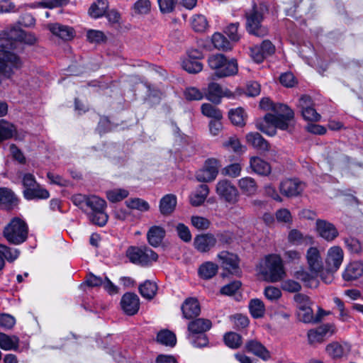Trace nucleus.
Masks as SVG:
<instances>
[{"instance_id":"obj_54","label":"nucleus","mask_w":363,"mask_h":363,"mask_svg":"<svg viewBox=\"0 0 363 363\" xmlns=\"http://www.w3.org/2000/svg\"><path fill=\"white\" fill-rule=\"evenodd\" d=\"M242 283L238 280L233 281L225 286L220 290L221 295H235L241 294Z\"/></svg>"},{"instance_id":"obj_7","label":"nucleus","mask_w":363,"mask_h":363,"mask_svg":"<svg viewBox=\"0 0 363 363\" xmlns=\"http://www.w3.org/2000/svg\"><path fill=\"white\" fill-rule=\"evenodd\" d=\"M129 262L135 265L148 267L158 259V255L147 246H130L125 251Z\"/></svg>"},{"instance_id":"obj_14","label":"nucleus","mask_w":363,"mask_h":363,"mask_svg":"<svg viewBox=\"0 0 363 363\" xmlns=\"http://www.w3.org/2000/svg\"><path fill=\"white\" fill-rule=\"evenodd\" d=\"M219 162L216 159L209 158L206 160L202 168L196 173V179L200 182H210L213 181L219 170Z\"/></svg>"},{"instance_id":"obj_64","label":"nucleus","mask_w":363,"mask_h":363,"mask_svg":"<svg viewBox=\"0 0 363 363\" xmlns=\"http://www.w3.org/2000/svg\"><path fill=\"white\" fill-rule=\"evenodd\" d=\"M160 11L162 13H172L176 6L177 0H157Z\"/></svg>"},{"instance_id":"obj_28","label":"nucleus","mask_w":363,"mask_h":363,"mask_svg":"<svg viewBox=\"0 0 363 363\" xmlns=\"http://www.w3.org/2000/svg\"><path fill=\"white\" fill-rule=\"evenodd\" d=\"M245 350L248 352H251L263 360H267L270 358L269 352L257 340H250L246 342Z\"/></svg>"},{"instance_id":"obj_32","label":"nucleus","mask_w":363,"mask_h":363,"mask_svg":"<svg viewBox=\"0 0 363 363\" xmlns=\"http://www.w3.org/2000/svg\"><path fill=\"white\" fill-rule=\"evenodd\" d=\"M238 185L242 193L247 196L255 195L258 189L257 182L250 177H245L239 179Z\"/></svg>"},{"instance_id":"obj_49","label":"nucleus","mask_w":363,"mask_h":363,"mask_svg":"<svg viewBox=\"0 0 363 363\" xmlns=\"http://www.w3.org/2000/svg\"><path fill=\"white\" fill-rule=\"evenodd\" d=\"M106 195L110 202L117 203L127 198L129 195V191L125 189L117 188L108 190Z\"/></svg>"},{"instance_id":"obj_4","label":"nucleus","mask_w":363,"mask_h":363,"mask_svg":"<svg viewBox=\"0 0 363 363\" xmlns=\"http://www.w3.org/2000/svg\"><path fill=\"white\" fill-rule=\"evenodd\" d=\"M35 40L36 38L33 34L20 29H13L9 33L0 34V50L13 53L21 60L13 50L20 48L22 43L32 45Z\"/></svg>"},{"instance_id":"obj_45","label":"nucleus","mask_w":363,"mask_h":363,"mask_svg":"<svg viewBox=\"0 0 363 363\" xmlns=\"http://www.w3.org/2000/svg\"><path fill=\"white\" fill-rule=\"evenodd\" d=\"M157 340L166 346L174 347L177 343L176 335L169 330H162L157 333Z\"/></svg>"},{"instance_id":"obj_34","label":"nucleus","mask_w":363,"mask_h":363,"mask_svg":"<svg viewBox=\"0 0 363 363\" xmlns=\"http://www.w3.org/2000/svg\"><path fill=\"white\" fill-rule=\"evenodd\" d=\"M23 196L26 200L46 199L49 198L50 194L47 189L43 188L40 184L38 186H33L30 189H23Z\"/></svg>"},{"instance_id":"obj_8","label":"nucleus","mask_w":363,"mask_h":363,"mask_svg":"<svg viewBox=\"0 0 363 363\" xmlns=\"http://www.w3.org/2000/svg\"><path fill=\"white\" fill-rule=\"evenodd\" d=\"M28 227L20 218H13L4 228V236L6 240L13 245H20L28 238Z\"/></svg>"},{"instance_id":"obj_41","label":"nucleus","mask_w":363,"mask_h":363,"mask_svg":"<svg viewBox=\"0 0 363 363\" xmlns=\"http://www.w3.org/2000/svg\"><path fill=\"white\" fill-rule=\"evenodd\" d=\"M125 203L129 209L142 213L147 212L150 208L148 202L140 198H130L125 201Z\"/></svg>"},{"instance_id":"obj_57","label":"nucleus","mask_w":363,"mask_h":363,"mask_svg":"<svg viewBox=\"0 0 363 363\" xmlns=\"http://www.w3.org/2000/svg\"><path fill=\"white\" fill-rule=\"evenodd\" d=\"M228 60L222 54L213 55L208 57V62L209 67L217 72Z\"/></svg>"},{"instance_id":"obj_16","label":"nucleus","mask_w":363,"mask_h":363,"mask_svg":"<svg viewBox=\"0 0 363 363\" xmlns=\"http://www.w3.org/2000/svg\"><path fill=\"white\" fill-rule=\"evenodd\" d=\"M217 259L223 270L230 274L238 272L240 259L236 254L223 250L217 255Z\"/></svg>"},{"instance_id":"obj_18","label":"nucleus","mask_w":363,"mask_h":363,"mask_svg":"<svg viewBox=\"0 0 363 363\" xmlns=\"http://www.w3.org/2000/svg\"><path fill=\"white\" fill-rule=\"evenodd\" d=\"M217 242V237L212 233L200 234L194 238V247L198 252L205 253L216 247Z\"/></svg>"},{"instance_id":"obj_47","label":"nucleus","mask_w":363,"mask_h":363,"mask_svg":"<svg viewBox=\"0 0 363 363\" xmlns=\"http://www.w3.org/2000/svg\"><path fill=\"white\" fill-rule=\"evenodd\" d=\"M15 126L5 120H0V143L11 138L16 133Z\"/></svg>"},{"instance_id":"obj_53","label":"nucleus","mask_w":363,"mask_h":363,"mask_svg":"<svg viewBox=\"0 0 363 363\" xmlns=\"http://www.w3.org/2000/svg\"><path fill=\"white\" fill-rule=\"evenodd\" d=\"M20 255L18 250L9 247L5 245L0 244V256L8 262H13Z\"/></svg>"},{"instance_id":"obj_13","label":"nucleus","mask_w":363,"mask_h":363,"mask_svg":"<svg viewBox=\"0 0 363 363\" xmlns=\"http://www.w3.org/2000/svg\"><path fill=\"white\" fill-rule=\"evenodd\" d=\"M335 325L333 323H326L319 327L311 329L307 333L308 342L311 345H316L325 341V340L335 334Z\"/></svg>"},{"instance_id":"obj_1","label":"nucleus","mask_w":363,"mask_h":363,"mask_svg":"<svg viewBox=\"0 0 363 363\" xmlns=\"http://www.w3.org/2000/svg\"><path fill=\"white\" fill-rule=\"evenodd\" d=\"M257 276L271 283L282 280L286 275L284 260L281 255L272 253L264 256L255 266Z\"/></svg>"},{"instance_id":"obj_61","label":"nucleus","mask_w":363,"mask_h":363,"mask_svg":"<svg viewBox=\"0 0 363 363\" xmlns=\"http://www.w3.org/2000/svg\"><path fill=\"white\" fill-rule=\"evenodd\" d=\"M86 38L91 43H101L106 40L105 34L99 30H88L86 32Z\"/></svg>"},{"instance_id":"obj_37","label":"nucleus","mask_w":363,"mask_h":363,"mask_svg":"<svg viewBox=\"0 0 363 363\" xmlns=\"http://www.w3.org/2000/svg\"><path fill=\"white\" fill-rule=\"evenodd\" d=\"M108 9V1L107 0H97L91 5L89 14L91 18H99L106 13Z\"/></svg>"},{"instance_id":"obj_62","label":"nucleus","mask_w":363,"mask_h":363,"mask_svg":"<svg viewBox=\"0 0 363 363\" xmlns=\"http://www.w3.org/2000/svg\"><path fill=\"white\" fill-rule=\"evenodd\" d=\"M326 351L333 358H340L344 355V349L337 342H332L327 345Z\"/></svg>"},{"instance_id":"obj_31","label":"nucleus","mask_w":363,"mask_h":363,"mask_svg":"<svg viewBox=\"0 0 363 363\" xmlns=\"http://www.w3.org/2000/svg\"><path fill=\"white\" fill-rule=\"evenodd\" d=\"M245 138L248 144L258 150L267 152L269 150V144L258 133H249L246 135Z\"/></svg>"},{"instance_id":"obj_51","label":"nucleus","mask_w":363,"mask_h":363,"mask_svg":"<svg viewBox=\"0 0 363 363\" xmlns=\"http://www.w3.org/2000/svg\"><path fill=\"white\" fill-rule=\"evenodd\" d=\"M138 291L143 296L156 295L158 292V286L155 281L146 280L139 285Z\"/></svg>"},{"instance_id":"obj_50","label":"nucleus","mask_w":363,"mask_h":363,"mask_svg":"<svg viewBox=\"0 0 363 363\" xmlns=\"http://www.w3.org/2000/svg\"><path fill=\"white\" fill-rule=\"evenodd\" d=\"M201 111L203 116L211 118L213 120L221 119L223 118L221 111L216 106L208 103L203 104L201 107Z\"/></svg>"},{"instance_id":"obj_58","label":"nucleus","mask_w":363,"mask_h":363,"mask_svg":"<svg viewBox=\"0 0 363 363\" xmlns=\"http://www.w3.org/2000/svg\"><path fill=\"white\" fill-rule=\"evenodd\" d=\"M223 145L226 149L233 150L235 152L242 153L246 150V147L241 145L236 136L230 137L227 141L223 143Z\"/></svg>"},{"instance_id":"obj_12","label":"nucleus","mask_w":363,"mask_h":363,"mask_svg":"<svg viewBox=\"0 0 363 363\" xmlns=\"http://www.w3.org/2000/svg\"><path fill=\"white\" fill-rule=\"evenodd\" d=\"M23 62L13 53L0 50V73L7 78L22 67Z\"/></svg>"},{"instance_id":"obj_10","label":"nucleus","mask_w":363,"mask_h":363,"mask_svg":"<svg viewBox=\"0 0 363 363\" xmlns=\"http://www.w3.org/2000/svg\"><path fill=\"white\" fill-rule=\"evenodd\" d=\"M86 207L91 209L88 215L89 220L99 226H104L108 221V215L105 212L106 202L99 196H89Z\"/></svg>"},{"instance_id":"obj_36","label":"nucleus","mask_w":363,"mask_h":363,"mask_svg":"<svg viewBox=\"0 0 363 363\" xmlns=\"http://www.w3.org/2000/svg\"><path fill=\"white\" fill-rule=\"evenodd\" d=\"M176 205V196L167 194L164 196L160 201V211L164 216L169 215L175 209Z\"/></svg>"},{"instance_id":"obj_9","label":"nucleus","mask_w":363,"mask_h":363,"mask_svg":"<svg viewBox=\"0 0 363 363\" xmlns=\"http://www.w3.org/2000/svg\"><path fill=\"white\" fill-rule=\"evenodd\" d=\"M344 258L342 249L337 245L330 247L326 253L325 262L327 267L325 276L321 275V279L326 284L332 282L333 272L337 271L341 266Z\"/></svg>"},{"instance_id":"obj_42","label":"nucleus","mask_w":363,"mask_h":363,"mask_svg":"<svg viewBox=\"0 0 363 363\" xmlns=\"http://www.w3.org/2000/svg\"><path fill=\"white\" fill-rule=\"evenodd\" d=\"M238 70L237 62L235 60L232 59L227 60L225 63V66H222L217 72H215V74L218 77H229L235 74Z\"/></svg>"},{"instance_id":"obj_6","label":"nucleus","mask_w":363,"mask_h":363,"mask_svg":"<svg viewBox=\"0 0 363 363\" xmlns=\"http://www.w3.org/2000/svg\"><path fill=\"white\" fill-rule=\"evenodd\" d=\"M246 30L253 35L264 37L268 34V28L262 24L264 18V9L258 7L255 4L252 8L245 13Z\"/></svg>"},{"instance_id":"obj_48","label":"nucleus","mask_w":363,"mask_h":363,"mask_svg":"<svg viewBox=\"0 0 363 363\" xmlns=\"http://www.w3.org/2000/svg\"><path fill=\"white\" fill-rule=\"evenodd\" d=\"M191 25L196 32H204L208 28L206 17L201 14L194 15L191 20Z\"/></svg>"},{"instance_id":"obj_20","label":"nucleus","mask_w":363,"mask_h":363,"mask_svg":"<svg viewBox=\"0 0 363 363\" xmlns=\"http://www.w3.org/2000/svg\"><path fill=\"white\" fill-rule=\"evenodd\" d=\"M315 230L318 235L328 242L334 240L339 235L335 225L325 220H316Z\"/></svg>"},{"instance_id":"obj_17","label":"nucleus","mask_w":363,"mask_h":363,"mask_svg":"<svg viewBox=\"0 0 363 363\" xmlns=\"http://www.w3.org/2000/svg\"><path fill=\"white\" fill-rule=\"evenodd\" d=\"M305 189V184L296 179H286L281 182L280 192L286 197L298 196Z\"/></svg>"},{"instance_id":"obj_22","label":"nucleus","mask_w":363,"mask_h":363,"mask_svg":"<svg viewBox=\"0 0 363 363\" xmlns=\"http://www.w3.org/2000/svg\"><path fill=\"white\" fill-rule=\"evenodd\" d=\"M231 92L227 89H223L220 84L216 82H211L208 84L206 92L205 97L210 101L219 104L220 99L224 97H230Z\"/></svg>"},{"instance_id":"obj_30","label":"nucleus","mask_w":363,"mask_h":363,"mask_svg":"<svg viewBox=\"0 0 363 363\" xmlns=\"http://www.w3.org/2000/svg\"><path fill=\"white\" fill-rule=\"evenodd\" d=\"M121 306L123 311L128 315H133L138 313L139 309L138 296H122Z\"/></svg>"},{"instance_id":"obj_24","label":"nucleus","mask_w":363,"mask_h":363,"mask_svg":"<svg viewBox=\"0 0 363 363\" xmlns=\"http://www.w3.org/2000/svg\"><path fill=\"white\" fill-rule=\"evenodd\" d=\"M181 310L184 318L191 319L197 317L201 313V306L198 299L195 297L186 298L181 306Z\"/></svg>"},{"instance_id":"obj_19","label":"nucleus","mask_w":363,"mask_h":363,"mask_svg":"<svg viewBox=\"0 0 363 363\" xmlns=\"http://www.w3.org/2000/svg\"><path fill=\"white\" fill-rule=\"evenodd\" d=\"M298 106L301 110V114L306 121H318L320 118V115L317 113L313 107L311 98L308 96H302L298 104Z\"/></svg>"},{"instance_id":"obj_3","label":"nucleus","mask_w":363,"mask_h":363,"mask_svg":"<svg viewBox=\"0 0 363 363\" xmlns=\"http://www.w3.org/2000/svg\"><path fill=\"white\" fill-rule=\"evenodd\" d=\"M306 259L311 278H308L309 275L305 272H297L296 276L309 287H315L318 284L316 278L318 277L321 278V275L325 276L323 262L319 249L316 247H310L306 251Z\"/></svg>"},{"instance_id":"obj_27","label":"nucleus","mask_w":363,"mask_h":363,"mask_svg":"<svg viewBox=\"0 0 363 363\" xmlns=\"http://www.w3.org/2000/svg\"><path fill=\"white\" fill-rule=\"evenodd\" d=\"M209 194V188L206 184H201L195 189L189 196L190 203L193 206H200L206 201Z\"/></svg>"},{"instance_id":"obj_63","label":"nucleus","mask_w":363,"mask_h":363,"mask_svg":"<svg viewBox=\"0 0 363 363\" xmlns=\"http://www.w3.org/2000/svg\"><path fill=\"white\" fill-rule=\"evenodd\" d=\"M239 25V23H230L224 30V33L232 41L237 42L241 38V35L238 32Z\"/></svg>"},{"instance_id":"obj_55","label":"nucleus","mask_w":363,"mask_h":363,"mask_svg":"<svg viewBox=\"0 0 363 363\" xmlns=\"http://www.w3.org/2000/svg\"><path fill=\"white\" fill-rule=\"evenodd\" d=\"M151 9L150 0H138L132 6V10L135 15H146Z\"/></svg>"},{"instance_id":"obj_2","label":"nucleus","mask_w":363,"mask_h":363,"mask_svg":"<svg viewBox=\"0 0 363 363\" xmlns=\"http://www.w3.org/2000/svg\"><path fill=\"white\" fill-rule=\"evenodd\" d=\"M294 111H289L282 116L268 113L263 118L256 121L255 126L264 134L274 136L277 133V128L288 130L294 123Z\"/></svg>"},{"instance_id":"obj_59","label":"nucleus","mask_w":363,"mask_h":363,"mask_svg":"<svg viewBox=\"0 0 363 363\" xmlns=\"http://www.w3.org/2000/svg\"><path fill=\"white\" fill-rule=\"evenodd\" d=\"M235 328L240 330L246 328L249 325V319L247 316L237 313L229 317Z\"/></svg>"},{"instance_id":"obj_29","label":"nucleus","mask_w":363,"mask_h":363,"mask_svg":"<svg viewBox=\"0 0 363 363\" xmlns=\"http://www.w3.org/2000/svg\"><path fill=\"white\" fill-rule=\"evenodd\" d=\"M250 167L255 173L262 176L269 175L272 170L270 164L259 157L250 159Z\"/></svg>"},{"instance_id":"obj_5","label":"nucleus","mask_w":363,"mask_h":363,"mask_svg":"<svg viewBox=\"0 0 363 363\" xmlns=\"http://www.w3.org/2000/svg\"><path fill=\"white\" fill-rule=\"evenodd\" d=\"M212 327L208 319L196 318L189 323L187 338L191 344L196 347H203L208 344V339L205 333Z\"/></svg>"},{"instance_id":"obj_35","label":"nucleus","mask_w":363,"mask_h":363,"mask_svg":"<svg viewBox=\"0 0 363 363\" xmlns=\"http://www.w3.org/2000/svg\"><path fill=\"white\" fill-rule=\"evenodd\" d=\"M218 268L217 264L207 261L199 266L198 274L203 279H210L218 273Z\"/></svg>"},{"instance_id":"obj_26","label":"nucleus","mask_w":363,"mask_h":363,"mask_svg":"<svg viewBox=\"0 0 363 363\" xmlns=\"http://www.w3.org/2000/svg\"><path fill=\"white\" fill-rule=\"evenodd\" d=\"M363 274V262L356 261L350 262L342 273V277L345 281L355 280Z\"/></svg>"},{"instance_id":"obj_43","label":"nucleus","mask_w":363,"mask_h":363,"mask_svg":"<svg viewBox=\"0 0 363 363\" xmlns=\"http://www.w3.org/2000/svg\"><path fill=\"white\" fill-rule=\"evenodd\" d=\"M16 204V199L13 193L6 188H0V206L10 208Z\"/></svg>"},{"instance_id":"obj_33","label":"nucleus","mask_w":363,"mask_h":363,"mask_svg":"<svg viewBox=\"0 0 363 363\" xmlns=\"http://www.w3.org/2000/svg\"><path fill=\"white\" fill-rule=\"evenodd\" d=\"M164 235L165 230L163 228L154 225L147 231V240L151 246L157 247L162 243Z\"/></svg>"},{"instance_id":"obj_52","label":"nucleus","mask_w":363,"mask_h":363,"mask_svg":"<svg viewBox=\"0 0 363 363\" xmlns=\"http://www.w3.org/2000/svg\"><path fill=\"white\" fill-rule=\"evenodd\" d=\"M69 1V0H45L43 2L26 4L25 6L29 9H35L38 7L52 9L57 6H65L68 4Z\"/></svg>"},{"instance_id":"obj_40","label":"nucleus","mask_w":363,"mask_h":363,"mask_svg":"<svg viewBox=\"0 0 363 363\" xmlns=\"http://www.w3.org/2000/svg\"><path fill=\"white\" fill-rule=\"evenodd\" d=\"M228 117L235 125L243 126L245 125L247 114L242 108L239 107L230 110Z\"/></svg>"},{"instance_id":"obj_25","label":"nucleus","mask_w":363,"mask_h":363,"mask_svg":"<svg viewBox=\"0 0 363 363\" xmlns=\"http://www.w3.org/2000/svg\"><path fill=\"white\" fill-rule=\"evenodd\" d=\"M259 106L261 108L272 111L273 114H277L278 116H282L289 113V111H293L287 105L274 103L269 98H263L259 103Z\"/></svg>"},{"instance_id":"obj_15","label":"nucleus","mask_w":363,"mask_h":363,"mask_svg":"<svg viewBox=\"0 0 363 363\" xmlns=\"http://www.w3.org/2000/svg\"><path fill=\"white\" fill-rule=\"evenodd\" d=\"M294 301L299 320L304 323H313L314 314L308 296H294Z\"/></svg>"},{"instance_id":"obj_38","label":"nucleus","mask_w":363,"mask_h":363,"mask_svg":"<svg viewBox=\"0 0 363 363\" xmlns=\"http://www.w3.org/2000/svg\"><path fill=\"white\" fill-rule=\"evenodd\" d=\"M288 241L292 245H301L311 243L313 242V238L310 235H304L299 230L293 229L289 233Z\"/></svg>"},{"instance_id":"obj_44","label":"nucleus","mask_w":363,"mask_h":363,"mask_svg":"<svg viewBox=\"0 0 363 363\" xmlns=\"http://www.w3.org/2000/svg\"><path fill=\"white\" fill-rule=\"evenodd\" d=\"M250 313L254 318H262L265 313V306L259 298H253L249 304Z\"/></svg>"},{"instance_id":"obj_46","label":"nucleus","mask_w":363,"mask_h":363,"mask_svg":"<svg viewBox=\"0 0 363 363\" xmlns=\"http://www.w3.org/2000/svg\"><path fill=\"white\" fill-rule=\"evenodd\" d=\"M211 42L213 46L220 50L228 51L232 48L231 43L220 33H215L212 35Z\"/></svg>"},{"instance_id":"obj_11","label":"nucleus","mask_w":363,"mask_h":363,"mask_svg":"<svg viewBox=\"0 0 363 363\" xmlns=\"http://www.w3.org/2000/svg\"><path fill=\"white\" fill-rule=\"evenodd\" d=\"M216 193L218 197L229 204H235L240 199L237 187L226 179L219 180L216 185Z\"/></svg>"},{"instance_id":"obj_21","label":"nucleus","mask_w":363,"mask_h":363,"mask_svg":"<svg viewBox=\"0 0 363 363\" xmlns=\"http://www.w3.org/2000/svg\"><path fill=\"white\" fill-rule=\"evenodd\" d=\"M47 28L54 36L65 41L71 40L75 36L74 28L67 25L53 23L48 24Z\"/></svg>"},{"instance_id":"obj_60","label":"nucleus","mask_w":363,"mask_h":363,"mask_svg":"<svg viewBox=\"0 0 363 363\" xmlns=\"http://www.w3.org/2000/svg\"><path fill=\"white\" fill-rule=\"evenodd\" d=\"M191 223L195 228L199 230H207L211 225V222L208 218L199 216H191Z\"/></svg>"},{"instance_id":"obj_56","label":"nucleus","mask_w":363,"mask_h":363,"mask_svg":"<svg viewBox=\"0 0 363 363\" xmlns=\"http://www.w3.org/2000/svg\"><path fill=\"white\" fill-rule=\"evenodd\" d=\"M224 341L228 347L237 349L242 345V337L236 333L230 332L225 335Z\"/></svg>"},{"instance_id":"obj_39","label":"nucleus","mask_w":363,"mask_h":363,"mask_svg":"<svg viewBox=\"0 0 363 363\" xmlns=\"http://www.w3.org/2000/svg\"><path fill=\"white\" fill-rule=\"evenodd\" d=\"M19 345V338L16 335H8L0 333V347L4 350H16Z\"/></svg>"},{"instance_id":"obj_23","label":"nucleus","mask_w":363,"mask_h":363,"mask_svg":"<svg viewBox=\"0 0 363 363\" xmlns=\"http://www.w3.org/2000/svg\"><path fill=\"white\" fill-rule=\"evenodd\" d=\"M200 55L201 53L197 50L189 52L187 56L182 60V68L191 74H196L201 72L203 69V65L198 60L200 57Z\"/></svg>"}]
</instances>
